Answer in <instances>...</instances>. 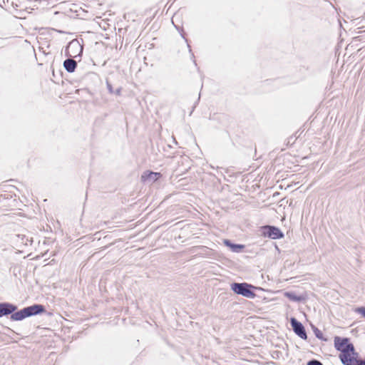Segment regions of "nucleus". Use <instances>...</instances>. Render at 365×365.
Returning a JSON list of instances; mask_svg holds the SVG:
<instances>
[{"label": "nucleus", "mask_w": 365, "mask_h": 365, "mask_svg": "<svg viewBox=\"0 0 365 365\" xmlns=\"http://www.w3.org/2000/svg\"><path fill=\"white\" fill-rule=\"evenodd\" d=\"M47 313L44 305L41 304H33L19 309L18 306L9 302H0V318L9 317L11 322H19L26 318L41 315Z\"/></svg>", "instance_id": "f257e3e1"}, {"label": "nucleus", "mask_w": 365, "mask_h": 365, "mask_svg": "<svg viewBox=\"0 0 365 365\" xmlns=\"http://www.w3.org/2000/svg\"><path fill=\"white\" fill-rule=\"evenodd\" d=\"M230 289L237 295H241L248 299H254L256 297L255 290H262V288L245 282H235L230 284Z\"/></svg>", "instance_id": "f03ea898"}, {"label": "nucleus", "mask_w": 365, "mask_h": 365, "mask_svg": "<svg viewBox=\"0 0 365 365\" xmlns=\"http://www.w3.org/2000/svg\"><path fill=\"white\" fill-rule=\"evenodd\" d=\"M334 346L335 349L340 352L339 354L340 360L343 354H346L349 351L354 349V344L348 337L335 336L334 338Z\"/></svg>", "instance_id": "7ed1b4c3"}, {"label": "nucleus", "mask_w": 365, "mask_h": 365, "mask_svg": "<svg viewBox=\"0 0 365 365\" xmlns=\"http://www.w3.org/2000/svg\"><path fill=\"white\" fill-rule=\"evenodd\" d=\"M259 235L262 237H267L272 240H279L284 237V232L274 225H263L259 227Z\"/></svg>", "instance_id": "20e7f679"}, {"label": "nucleus", "mask_w": 365, "mask_h": 365, "mask_svg": "<svg viewBox=\"0 0 365 365\" xmlns=\"http://www.w3.org/2000/svg\"><path fill=\"white\" fill-rule=\"evenodd\" d=\"M289 322L294 334L302 339L307 340V334L303 324L294 317L290 318Z\"/></svg>", "instance_id": "39448f33"}, {"label": "nucleus", "mask_w": 365, "mask_h": 365, "mask_svg": "<svg viewBox=\"0 0 365 365\" xmlns=\"http://www.w3.org/2000/svg\"><path fill=\"white\" fill-rule=\"evenodd\" d=\"M68 48L71 49V53L73 55V57L75 58H78L79 60L81 59L83 54V46L77 39L71 41L68 43Z\"/></svg>", "instance_id": "423d86ee"}, {"label": "nucleus", "mask_w": 365, "mask_h": 365, "mask_svg": "<svg viewBox=\"0 0 365 365\" xmlns=\"http://www.w3.org/2000/svg\"><path fill=\"white\" fill-rule=\"evenodd\" d=\"M361 359L359 353L356 351L354 347L353 350L349 351L346 354H343L340 361L343 365H356V364H350V361H359Z\"/></svg>", "instance_id": "0eeeda50"}, {"label": "nucleus", "mask_w": 365, "mask_h": 365, "mask_svg": "<svg viewBox=\"0 0 365 365\" xmlns=\"http://www.w3.org/2000/svg\"><path fill=\"white\" fill-rule=\"evenodd\" d=\"M163 177V175L158 172H153L150 170L144 171L140 177V180L143 182H155Z\"/></svg>", "instance_id": "6e6552de"}, {"label": "nucleus", "mask_w": 365, "mask_h": 365, "mask_svg": "<svg viewBox=\"0 0 365 365\" xmlns=\"http://www.w3.org/2000/svg\"><path fill=\"white\" fill-rule=\"evenodd\" d=\"M223 245L229 248L232 252L235 253H240L243 252L244 249L245 248V245L235 243L229 239L223 240Z\"/></svg>", "instance_id": "1a4fd4ad"}, {"label": "nucleus", "mask_w": 365, "mask_h": 365, "mask_svg": "<svg viewBox=\"0 0 365 365\" xmlns=\"http://www.w3.org/2000/svg\"><path fill=\"white\" fill-rule=\"evenodd\" d=\"M63 66L68 73H73L77 68V61L72 58H67L63 61Z\"/></svg>", "instance_id": "9d476101"}, {"label": "nucleus", "mask_w": 365, "mask_h": 365, "mask_svg": "<svg viewBox=\"0 0 365 365\" xmlns=\"http://www.w3.org/2000/svg\"><path fill=\"white\" fill-rule=\"evenodd\" d=\"M175 27L176 28V29L178 31H179L180 34V36H182V38L185 41V42L187 43V48H188V51L189 53H190V56H191V59L192 60L195 66H197V62L195 59V55L192 51V48H191V46L190 45L189 43V41L188 39L185 37V33L183 30V29L182 27H180L178 26H175Z\"/></svg>", "instance_id": "9b49d317"}, {"label": "nucleus", "mask_w": 365, "mask_h": 365, "mask_svg": "<svg viewBox=\"0 0 365 365\" xmlns=\"http://www.w3.org/2000/svg\"><path fill=\"white\" fill-rule=\"evenodd\" d=\"M284 297H286L288 299L294 302H302L305 301L306 297L302 294H297L293 291L285 292L284 294Z\"/></svg>", "instance_id": "f8f14e48"}, {"label": "nucleus", "mask_w": 365, "mask_h": 365, "mask_svg": "<svg viewBox=\"0 0 365 365\" xmlns=\"http://www.w3.org/2000/svg\"><path fill=\"white\" fill-rule=\"evenodd\" d=\"M311 327H312V329L314 332V334L316 338H317L318 339L322 341H328V338L327 337H325L322 333V331L318 329L315 325L314 324H311Z\"/></svg>", "instance_id": "ddd939ff"}, {"label": "nucleus", "mask_w": 365, "mask_h": 365, "mask_svg": "<svg viewBox=\"0 0 365 365\" xmlns=\"http://www.w3.org/2000/svg\"><path fill=\"white\" fill-rule=\"evenodd\" d=\"M354 312L360 314L363 318L365 319V307H358L354 309Z\"/></svg>", "instance_id": "4468645a"}, {"label": "nucleus", "mask_w": 365, "mask_h": 365, "mask_svg": "<svg viewBox=\"0 0 365 365\" xmlns=\"http://www.w3.org/2000/svg\"><path fill=\"white\" fill-rule=\"evenodd\" d=\"M307 365H324L322 362L316 359H312L307 362Z\"/></svg>", "instance_id": "2eb2a0df"}, {"label": "nucleus", "mask_w": 365, "mask_h": 365, "mask_svg": "<svg viewBox=\"0 0 365 365\" xmlns=\"http://www.w3.org/2000/svg\"><path fill=\"white\" fill-rule=\"evenodd\" d=\"M106 87H107L108 93L110 94H113L114 93V89L113 88L112 84L110 83V82L108 79L106 81Z\"/></svg>", "instance_id": "dca6fc26"}, {"label": "nucleus", "mask_w": 365, "mask_h": 365, "mask_svg": "<svg viewBox=\"0 0 365 365\" xmlns=\"http://www.w3.org/2000/svg\"><path fill=\"white\" fill-rule=\"evenodd\" d=\"M65 55L67 56V58H75L74 57H73V53H71V49L68 48V45L66 46L65 49Z\"/></svg>", "instance_id": "f3484780"}, {"label": "nucleus", "mask_w": 365, "mask_h": 365, "mask_svg": "<svg viewBox=\"0 0 365 365\" xmlns=\"http://www.w3.org/2000/svg\"><path fill=\"white\" fill-rule=\"evenodd\" d=\"M282 355V352L280 351H274L272 354V356L273 359H279L280 357V356Z\"/></svg>", "instance_id": "a211bd4d"}, {"label": "nucleus", "mask_w": 365, "mask_h": 365, "mask_svg": "<svg viewBox=\"0 0 365 365\" xmlns=\"http://www.w3.org/2000/svg\"><path fill=\"white\" fill-rule=\"evenodd\" d=\"M350 364H356V365H365V356L361 359L359 361H354L353 360L350 361Z\"/></svg>", "instance_id": "6ab92c4d"}, {"label": "nucleus", "mask_w": 365, "mask_h": 365, "mask_svg": "<svg viewBox=\"0 0 365 365\" xmlns=\"http://www.w3.org/2000/svg\"><path fill=\"white\" fill-rule=\"evenodd\" d=\"M121 91H122V88L121 87H118L117 89L114 90V93L113 94H115L116 96H120L121 95Z\"/></svg>", "instance_id": "aec40b11"}, {"label": "nucleus", "mask_w": 365, "mask_h": 365, "mask_svg": "<svg viewBox=\"0 0 365 365\" xmlns=\"http://www.w3.org/2000/svg\"><path fill=\"white\" fill-rule=\"evenodd\" d=\"M200 94H199V97L197 100V101L195 102L194 106H193V108H192V110H194V108H195L196 105L198 103L199 101H200Z\"/></svg>", "instance_id": "412c9836"}]
</instances>
